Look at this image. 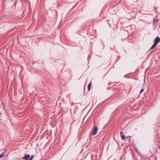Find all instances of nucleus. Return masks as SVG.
<instances>
[{"instance_id":"nucleus-7","label":"nucleus","mask_w":160,"mask_h":160,"mask_svg":"<svg viewBox=\"0 0 160 160\" xmlns=\"http://www.w3.org/2000/svg\"><path fill=\"white\" fill-rule=\"evenodd\" d=\"M144 90V89L143 88H142L140 91V94H141L143 92Z\"/></svg>"},{"instance_id":"nucleus-5","label":"nucleus","mask_w":160,"mask_h":160,"mask_svg":"<svg viewBox=\"0 0 160 160\" xmlns=\"http://www.w3.org/2000/svg\"><path fill=\"white\" fill-rule=\"evenodd\" d=\"M92 82H91L88 85V91H90L91 90V85Z\"/></svg>"},{"instance_id":"nucleus-9","label":"nucleus","mask_w":160,"mask_h":160,"mask_svg":"<svg viewBox=\"0 0 160 160\" xmlns=\"http://www.w3.org/2000/svg\"><path fill=\"white\" fill-rule=\"evenodd\" d=\"M33 158V155H32L31 156V158H30V159H29V160H32V159Z\"/></svg>"},{"instance_id":"nucleus-10","label":"nucleus","mask_w":160,"mask_h":160,"mask_svg":"<svg viewBox=\"0 0 160 160\" xmlns=\"http://www.w3.org/2000/svg\"><path fill=\"white\" fill-rule=\"evenodd\" d=\"M2 154H1V155H0V158H2Z\"/></svg>"},{"instance_id":"nucleus-1","label":"nucleus","mask_w":160,"mask_h":160,"mask_svg":"<svg viewBox=\"0 0 160 160\" xmlns=\"http://www.w3.org/2000/svg\"><path fill=\"white\" fill-rule=\"evenodd\" d=\"M160 42V37H159L158 36H157L156 38L154 40V42L158 44L159 42Z\"/></svg>"},{"instance_id":"nucleus-3","label":"nucleus","mask_w":160,"mask_h":160,"mask_svg":"<svg viewBox=\"0 0 160 160\" xmlns=\"http://www.w3.org/2000/svg\"><path fill=\"white\" fill-rule=\"evenodd\" d=\"M97 132V131H92L90 133L92 135H95Z\"/></svg>"},{"instance_id":"nucleus-6","label":"nucleus","mask_w":160,"mask_h":160,"mask_svg":"<svg viewBox=\"0 0 160 160\" xmlns=\"http://www.w3.org/2000/svg\"><path fill=\"white\" fill-rule=\"evenodd\" d=\"M121 137L122 139H124L125 138V135L123 134V133L122 132H121Z\"/></svg>"},{"instance_id":"nucleus-8","label":"nucleus","mask_w":160,"mask_h":160,"mask_svg":"<svg viewBox=\"0 0 160 160\" xmlns=\"http://www.w3.org/2000/svg\"><path fill=\"white\" fill-rule=\"evenodd\" d=\"M98 128L97 126H95L94 127V129L93 130H98Z\"/></svg>"},{"instance_id":"nucleus-4","label":"nucleus","mask_w":160,"mask_h":160,"mask_svg":"<svg viewBox=\"0 0 160 160\" xmlns=\"http://www.w3.org/2000/svg\"><path fill=\"white\" fill-rule=\"evenodd\" d=\"M157 44L154 43V44L152 45L151 47L150 48V50H152L157 45Z\"/></svg>"},{"instance_id":"nucleus-2","label":"nucleus","mask_w":160,"mask_h":160,"mask_svg":"<svg viewBox=\"0 0 160 160\" xmlns=\"http://www.w3.org/2000/svg\"><path fill=\"white\" fill-rule=\"evenodd\" d=\"M30 157V155H29L26 154L25 155L23 159L24 160H28L29 159Z\"/></svg>"}]
</instances>
